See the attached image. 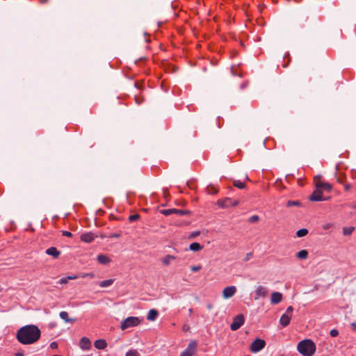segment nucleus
I'll list each match as a JSON object with an SVG mask.
<instances>
[{"label": "nucleus", "mask_w": 356, "mask_h": 356, "mask_svg": "<svg viewBox=\"0 0 356 356\" xmlns=\"http://www.w3.org/2000/svg\"><path fill=\"white\" fill-rule=\"evenodd\" d=\"M41 335L40 330L35 325H27L22 327L17 332V341L24 345L33 344Z\"/></svg>", "instance_id": "obj_1"}, {"label": "nucleus", "mask_w": 356, "mask_h": 356, "mask_svg": "<svg viewBox=\"0 0 356 356\" xmlns=\"http://www.w3.org/2000/svg\"><path fill=\"white\" fill-rule=\"evenodd\" d=\"M297 349L303 356H312L316 351V344L311 339H304L298 343Z\"/></svg>", "instance_id": "obj_2"}, {"label": "nucleus", "mask_w": 356, "mask_h": 356, "mask_svg": "<svg viewBox=\"0 0 356 356\" xmlns=\"http://www.w3.org/2000/svg\"><path fill=\"white\" fill-rule=\"evenodd\" d=\"M140 320L138 317L135 316H129L125 318L122 323L120 327L122 330H124L127 328L137 326L140 323Z\"/></svg>", "instance_id": "obj_3"}, {"label": "nucleus", "mask_w": 356, "mask_h": 356, "mask_svg": "<svg viewBox=\"0 0 356 356\" xmlns=\"http://www.w3.org/2000/svg\"><path fill=\"white\" fill-rule=\"evenodd\" d=\"M238 201L234 200L229 197H225L224 199H220L217 201V204L220 208H227L229 207H235L238 205Z\"/></svg>", "instance_id": "obj_4"}, {"label": "nucleus", "mask_w": 356, "mask_h": 356, "mask_svg": "<svg viewBox=\"0 0 356 356\" xmlns=\"http://www.w3.org/2000/svg\"><path fill=\"white\" fill-rule=\"evenodd\" d=\"M160 213L163 215L168 216L171 214H177L179 216H186L190 214L188 210L177 209H168L160 210Z\"/></svg>", "instance_id": "obj_5"}, {"label": "nucleus", "mask_w": 356, "mask_h": 356, "mask_svg": "<svg viewBox=\"0 0 356 356\" xmlns=\"http://www.w3.org/2000/svg\"><path fill=\"white\" fill-rule=\"evenodd\" d=\"M245 323V318L243 314H238L233 318V322L230 325V329L232 331L238 330Z\"/></svg>", "instance_id": "obj_6"}, {"label": "nucleus", "mask_w": 356, "mask_h": 356, "mask_svg": "<svg viewBox=\"0 0 356 356\" xmlns=\"http://www.w3.org/2000/svg\"><path fill=\"white\" fill-rule=\"evenodd\" d=\"M197 348V343L196 341H191L187 348L180 354L179 356H193Z\"/></svg>", "instance_id": "obj_7"}, {"label": "nucleus", "mask_w": 356, "mask_h": 356, "mask_svg": "<svg viewBox=\"0 0 356 356\" xmlns=\"http://www.w3.org/2000/svg\"><path fill=\"white\" fill-rule=\"evenodd\" d=\"M309 199L310 201L319 202L328 200L330 197H323L321 190L316 188V189L310 195Z\"/></svg>", "instance_id": "obj_8"}, {"label": "nucleus", "mask_w": 356, "mask_h": 356, "mask_svg": "<svg viewBox=\"0 0 356 356\" xmlns=\"http://www.w3.org/2000/svg\"><path fill=\"white\" fill-rule=\"evenodd\" d=\"M266 346L264 340L261 339H255L250 345V350L252 353H257L262 350Z\"/></svg>", "instance_id": "obj_9"}, {"label": "nucleus", "mask_w": 356, "mask_h": 356, "mask_svg": "<svg viewBox=\"0 0 356 356\" xmlns=\"http://www.w3.org/2000/svg\"><path fill=\"white\" fill-rule=\"evenodd\" d=\"M268 290L266 287L264 286H259L257 287L255 290V296L254 297V299L255 300H259L260 298H264L268 295Z\"/></svg>", "instance_id": "obj_10"}, {"label": "nucleus", "mask_w": 356, "mask_h": 356, "mask_svg": "<svg viewBox=\"0 0 356 356\" xmlns=\"http://www.w3.org/2000/svg\"><path fill=\"white\" fill-rule=\"evenodd\" d=\"M236 292V287L235 286H229L225 287L222 291V296L224 298H230L234 296Z\"/></svg>", "instance_id": "obj_11"}, {"label": "nucleus", "mask_w": 356, "mask_h": 356, "mask_svg": "<svg viewBox=\"0 0 356 356\" xmlns=\"http://www.w3.org/2000/svg\"><path fill=\"white\" fill-rule=\"evenodd\" d=\"M96 237L97 236L94 233L89 232L82 234L80 238L82 241L89 243L93 241Z\"/></svg>", "instance_id": "obj_12"}, {"label": "nucleus", "mask_w": 356, "mask_h": 356, "mask_svg": "<svg viewBox=\"0 0 356 356\" xmlns=\"http://www.w3.org/2000/svg\"><path fill=\"white\" fill-rule=\"evenodd\" d=\"M79 346L83 350H88L91 347V342L88 338L83 337L79 341Z\"/></svg>", "instance_id": "obj_13"}, {"label": "nucleus", "mask_w": 356, "mask_h": 356, "mask_svg": "<svg viewBox=\"0 0 356 356\" xmlns=\"http://www.w3.org/2000/svg\"><path fill=\"white\" fill-rule=\"evenodd\" d=\"M282 300V294L280 292H273L271 294L270 302L273 305H277Z\"/></svg>", "instance_id": "obj_14"}, {"label": "nucleus", "mask_w": 356, "mask_h": 356, "mask_svg": "<svg viewBox=\"0 0 356 356\" xmlns=\"http://www.w3.org/2000/svg\"><path fill=\"white\" fill-rule=\"evenodd\" d=\"M46 254L52 256L54 259H57L60 255V251L55 247H51L46 250Z\"/></svg>", "instance_id": "obj_15"}, {"label": "nucleus", "mask_w": 356, "mask_h": 356, "mask_svg": "<svg viewBox=\"0 0 356 356\" xmlns=\"http://www.w3.org/2000/svg\"><path fill=\"white\" fill-rule=\"evenodd\" d=\"M291 316L288 314H283L280 319V323L283 327H286L289 323Z\"/></svg>", "instance_id": "obj_16"}, {"label": "nucleus", "mask_w": 356, "mask_h": 356, "mask_svg": "<svg viewBox=\"0 0 356 356\" xmlns=\"http://www.w3.org/2000/svg\"><path fill=\"white\" fill-rule=\"evenodd\" d=\"M316 187L317 188H319L320 190L323 189L327 192H330L332 189V185L327 182H325V183L317 182L316 184Z\"/></svg>", "instance_id": "obj_17"}, {"label": "nucleus", "mask_w": 356, "mask_h": 356, "mask_svg": "<svg viewBox=\"0 0 356 356\" xmlns=\"http://www.w3.org/2000/svg\"><path fill=\"white\" fill-rule=\"evenodd\" d=\"M94 346L99 350H104L107 346V343L104 339H97L94 343Z\"/></svg>", "instance_id": "obj_18"}, {"label": "nucleus", "mask_w": 356, "mask_h": 356, "mask_svg": "<svg viewBox=\"0 0 356 356\" xmlns=\"http://www.w3.org/2000/svg\"><path fill=\"white\" fill-rule=\"evenodd\" d=\"M177 259V257L170 255V254H166L161 259V262L163 266H168L170 265L172 260H175Z\"/></svg>", "instance_id": "obj_19"}, {"label": "nucleus", "mask_w": 356, "mask_h": 356, "mask_svg": "<svg viewBox=\"0 0 356 356\" xmlns=\"http://www.w3.org/2000/svg\"><path fill=\"white\" fill-rule=\"evenodd\" d=\"M59 316L62 318L65 323H74L76 321L75 318H69L68 313L65 311H62L59 314Z\"/></svg>", "instance_id": "obj_20"}, {"label": "nucleus", "mask_w": 356, "mask_h": 356, "mask_svg": "<svg viewBox=\"0 0 356 356\" xmlns=\"http://www.w3.org/2000/svg\"><path fill=\"white\" fill-rule=\"evenodd\" d=\"M158 315H159V312L156 309H152L149 311L147 316V320L152 321H154L157 318Z\"/></svg>", "instance_id": "obj_21"}, {"label": "nucleus", "mask_w": 356, "mask_h": 356, "mask_svg": "<svg viewBox=\"0 0 356 356\" xmlns=\"http://www.w3.org/2000/svg\"><path fill=\"white\" fill-rule=\"evenodd\" d=\"M97 261L99 264H107L111 261V259L104 254H99L97 256Z\"/></svg>", "instance_id": "obj_22"}, {"label": "nucleus", "mask_w": 356, "mask_h": 356, "mask_svg": "<svg viewBox=\"0 0 356 356\" xmlns=\"http://www.w3.org/2000/svg\"><path fill=\"white\" fill-rule=\"evenodd\" d=\"M202 246L199 243L197 242L192 243L189 246V249L194 252H197L202 250Z\"/></svg>", "instance_id": "obj_23"}, {"label": "nucleus", "mask_w": 356, "mask_h": 356, "mask_svg": "<svg viewBox=\"0 0 356 356\" xmlns=\"http://www.w3.org/2000/svg\"><path fill=\"white\" fill-rule=\"evenodd\" d=\"M302 203L299 200H289L286 204L287 207H300Z\"/></svg>", "instance_id": "obj_24"}, {"label": "nucleus", "mask_w": 356, "mask_h": 356, "mask_svg": "<svg viewBox=\"0 0 356 356\" xmlns=\"http://www.w3.org/2000/svg\"><path fill=\"white\" fill-rule=\"evenodd\" d=\"M296 257L300 259H305L308 257V252L306 250H302L296 254Z\"/></svg>", "instance_id": "obj_25"}, {"label": "nucleus", "mask_w": 356, "mask_h": 356, "mask_svg": "<svg viewBox=\"0 0 356 356\" xmlns=\"http://www.w3.org/2000/svg\"><path fill=\"white\" fill-rule=\"evenodd\" d=\"M113 282H114V280L112 279L105 280L100 282L99 285L101 287H108V286H111L113 283Z\"/></svg>", "instance_id": "obj_26"}, {"label": "nucleus", "mask_w": 356, "mask_h": 356, "mask_svg": "<svg viewBox=\"0 0 356 356\" xmlns=\"http://www.w3.org/2000/svg\"><path fill=\"white\" fill-rule=\"evenodd\" d=\"M354 229H355L354 227H343V234L345 236H349L353 233Z\"/></svg>", "instance_id": "obj_27"}, {"label": "nucleus", "mask_w": 356, "mask_h": 356, "mask_svg": "<svg viewBox=\"0 0 356 356\" xmlns=\"http://www.w3.org/2000/svg\"><path fill=\"white\" fill-rule=\"evenodd\" d=\"M206 191L208 194H211V195H214V194L218 193V190L216 189V188L215 186H211V185L207 186V188H206Z\"/></svg>", "instance_id": "obj_28"}, {"label": "nucleus", "mask_w": 356, "mask_h": 356, "mask_svg": "<svg viewBox=\"0 0 356 356\" xmlns=\"http://www.w3.org/2000/svg\"><path fill=\"white\" fill-rule=\"evenodd\" d=\"M233 185L239 189H243L245 187V184L241 182L240 180L234 181Z\"/></svg>", "instance_id": "obj_29"}, {"label": "nucleus", "mask_w": 356, "mask_h": 356, "mask_svg": "<svg viewBox=\"0 0 356 356\" xmlns=\"http://www.w3.org/2000/svg\"><path fill=\"white\" fill-rule=\"evenodd\" d=\"M308 234V230L305 228H302L297 231L296 236L298 237H302L306 236Z\"/></svg>", "instance_id": "obj_30"}, {"label": "nucleus", "mask_w": 356, "mask_h": 356, "mask_svg": "<svg viewBox=\"0 0 356 356\" xmlns=\"http://www.w3.org/2000/svg\"><path fill=\"white\" fill-rule=\"evenodd\" d=\"M125 356H140V354L136 350H130L126 353Z\"/></svg>", "instance_id": "obj_31"}, {"label": "nucleus", "mask_w": 356, "mask_h": 356, "mask_svg": "<svg viewBox=\"0 0 356 356\" xmlns=\"http://www.w3.org/2000/svg\"><path fill=\"white\" fill-rule=\"evenodd\" d=\"M76 277L74 276V277H72V276H68L67 277H63L60 280L59 282L60 284H65L68 282L69 280H73V279H76Z\"/></svg>", "instance_id": "obj_32"}, {"label": "nucleus", "mask_w": 356, "mask_h": 356, "mask_svg": "<svg viewBox=\"0 0 356 356\" xmlns=\"http://www.w3.org/2000/svg\"><path fill=\"white\" fill-rule=\"evenodd\" d=\"M259 217L257 215H254L249 218L248 222L250 223H254L259 221Z\"/></svg>", "instance_id": "obj_33"}, {"label": "nucleus", "mask_w": 356, "mask_h": 356, "mask_svg": "<svg viewBox=\"0 0 356 356\" xmlns=\"http://www.w3.org/2000/svg\"><path fill=\"white\" fill-rule=\"evenodd\" d=\"M140 218L139 214H134L129 216V222H134L138 220Z\"/></svg>", "instance_id": "obj_34"}, {"label": "nucleus", "mask_w": 356, "mask_h": 356, "mask_svg": "<svg viewBox=\"0 0 356 356\" xmlns=\"http://www.w3.org/2000/svg\"><path fill=\"white\" fill-rule=\"evenodd\" d=\"M330 334L332 337H336L339 335V331L337 329H332L330 331Z\"/></svg>", "instance_id": "obj_35"}, {"label": "nucleus", "mask_w": 356, "mask_h": 356, "mask_svg": "<svg viewBox=\"0 0 356 356\" xmlns=\"http://www.w3.org/2000/svg\"><path fill=\"white\" fill-rule=\"evenodd\" d=\"M202 268L201 266H193L191 268V270L193 272H197Z\"/></svg>", "instance_id": "obj_36"}, {"label": "nucleus", "mask_w": 356, "mask_h": 356, "mask_svg": "<svg viewBox=\"0 0 356 356\" xmlns=\"http://www.w3.org/2000/svg\"><path fill=\"white\" fill-rule=\"evenodd\" d=\"M293 311V307L292 306H289L287 307L286 312L284 314H288L292 316Z\"/></svg>", "instance_id": "obj_37"}, {"label": "nucleus", "mask_w": 356, "mask_h": 356, "mask_svg": "<svg viewBox=\"0 0 356 356\" xmlns=\"http://www.w3.org/2000/svg\"><path fill=\"white\" fill-rule=\"evenodd\" d=\"M62 235L67 237L72 236V234L69 231H62Z\"/></svg>", "instance_id": "obj_38"}, {"label": "nucleus", "mask_w": 356, "mask_h": 356, "mask_svg": "<svg viewBox=\"0 0 356 356\" xmlns=\"http://www.w3.org/2000/svg\"><path fill=\"white\" fill-rule=\"evenodd\" d=\"M121 236V233L120 232H118V233H113V234H111L109 235V238H119Z\"/></svg>", "instance_id": "obj_39"}, {"label": "nucleus", "mask_w": 356, "mask_h": 356, "mask_svg": "<svg viewBox=\"0 0 356 356\" xmlns=\"http://www.w3.org/2000/svg\"><path fill=\"white\" fill-rule=\"evenodd\" d=\"M50 348L51 349H56L58 348V343L56 341H53L50 343Z\"/></svg>", "instance_id": "obj_40"}, {"label": "nucleus", "mask_w": 356, "mask_h": 356, "mask_svg": "<svg viewBox=\"0 0 356 356\" xmlns=\"http://www.w3.org/2000/svg\"><path fill=\"white\" fill-rule=\"evenodd\" d=\"M252 252H249V253H248V254H246L245 257V258H244V259H243V260H244V261H248V260L250 259V257H252Z\"/></svg>", "instance_id": "obj_41"}, {"label": "nucleus", "mask_w": 356, "mask_h": 356, "mask_svg": "<svg viewBox=\"0 0 356 356\" xmlns=\"http://www.w3.org/2000/svg\"><path fill=\"white\" fill-rule=\"evenodd\" d=\"M200 234V232H193L191 234V237L194 238V237H196L197 236H198Z\"/></svg>", "instance_id": "obj_42"}, {"label": "nucleus", "mask_w": 356, "mask_h": 356, "mask_svg": "<svg viewBox=\"0 0 356 356\" xmlns=\"http://www.w3.org/2000/svg\"><path fill=\"white\" fill-rule=\"evenodd\" d=\"M344 188H345L346 191H348L350 188V184H345Z\"/></svg>", "instance_id": "obj_43"}, {"label": "nucleus", "mask_w": 356, "mask_h": 356, "mask_svg": "<svg viewBox=\"0 0 356 356\" xmlns=\"http://www.w3.org/2000/svg\"><path fill=\"white\" fill-rule=\"evenodd\" d=\"M350 325L353 327V329L356 330V323L355 322L352 323Z\"/></svg>", "instance_id": "obj_44"}, {"label": "nucleus", "mask_w": 356, "mask_h": 356, "mask_svg": "<svg viewBox=\"0 0 356 356\" xmlns=\"http://www.w3.org/2000/svg\"><path fill=\"white\" fill-rule=\"evenodd\" d=\"M337 181L338 182L342 184L343 183V179L341 177H338L337 178Z\"/></svg>", "instance_id": "obj_45"}, {"label": "nucleus", "mask_w": 356, "mask_h": 356, "mask_svg": "<svg viewBox=\"0 0 356 356\" xmlns=\"http://www.w3.org/2000/svg\"><path fill=\"white\" fill-rule=\"evenodd\" d=\"M188 329H189V327H186V325H184V326L183 327V330H184V331H187V330H188Z\"/></svg>", "instance_id": "obj_46"}, {"label": "nucleus", "mask_w": 356, "mask_h": 356, "mask_svg": "<svg viewBox=\"0 0 356 356\" xmlns=\"http://www.w3.org/2000/svg\"><path fill=\"white\" fill-rule=\"evenodd\" d=\"M15 356H24V355L22 353H17L15 354Z\"/></svg>", "instance_id": "obj_47"}, {"label": "nucleus", "mask_w": 356, "mask_h": 356, "mask_svg": "<svg viewBox=\"0 0 356 356\" xmlns=\"http://www.w3.org/2000/svg\"><path fill=\"white\" fill-rule=\"evenodd\" d=\"M212 307H213V306H212V305H211V304H209V305H207V308H208L209 309H212Z\"/></svg>", "instance_id": "obj_48"}, {"label": "nucleus", "mask_w": 356, "mask_h": 356, "mask_svg": "<svg viewBox=\"0 0 356 356\" xmlns=\"http://www.w3.org/2000/svg\"><path fill=\"white\" fill-rule=\"evenodd\" d=\"M188 312L189 314H191L193 313V309H189Z\"/></svg>", "instance_id": "obj_49"}, {"label": "nucleus", "mask_w": 356, "mask_h": 356, "mask_svg": "<svg viewBox=\"0 0 356 356\" xmlns=\"http://www.w3.org/2000/svg\"><path fill=\"white\" fill-rule=\"evenodd\" d=\"M287 65H288V63H286V64H284V65H283V67H287Z\"/></svg>", "instance_id": "obj_50"}, {"label": "nucleus", "mask_w": 356, "mask_h": 356, "mask_svg": "<svg viewBox=\"0 0 356 356\" xmlns=\"http://www.w3.org/2000/svg\"><path fill=\"white\" fill-rule=\"evenodd\" d=\"M352 208H353V209H356V205H353V206H352Z\"/></svg>", "instance_id": "obj_51"}, {"label": "nucleus", "mask_w": 356, "mask_h": 356, "mask_svg": "<svg viewBox=\"0 0 356 356\" xmlns=\"http://www.w3.org/2000/svg\"><path fill=\"white\" fill-rule=\"evenodd\" d=\"M136 102L137 104H140L139 102L138 101V99H136Z\"/></svg>", "instance_id": "obj_52"}, {"label": "nucleus", "mask_w": 356, "mask_h": 356, "mask_svg": "<svg viewBox=\"0 0 356 356\" xmlns=\"http://www.w3.org/2000/svg\"><path fill=\"white\" fill-rule=\"evenodd\" d=\"M136 102L137 104H140L139 102L138 101V99H136Z\"/></svg>", "instance_id": "obj_53"}, {"label": "nucleus", "mask_w": 356, "mask_h": 356, "mask_svg": "<svg viewBox=\"0 0 356 356\" xmlns=\"http://www.w3.org/2000/svg\"><path fill=\"white\" fill-rule=\"evenodd\" d=\"M136 102L137 104H140L139 102L138 101V99H136Z\"/></svg>", "instance_id": "obj_54"}]
</instances>
